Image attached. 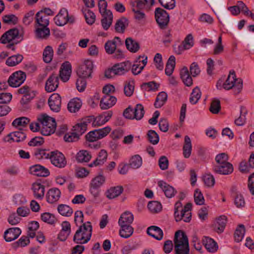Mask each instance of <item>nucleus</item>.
I'll return each mask as SVG.
<instances>
[{"label":"nucleus","instance_id":"nucleus-23","mask_svg":"<svg viewBox=\"0 0 254 254\" xmlns=\"http://www.w3.org/2000/svg\"><path fill=\"white\" fill-rule=\"evenodd\" d=\"M34 195L37 199H43L45 193V186L39 183H35L32 185Z\"/></svg>","mask_w":254,"mask_h":254},{"label":"nucleus","instance_id":"nucleus-58","mask_svg":"<svg viewBox=\"0 0 254 254\" xmlns=\"http://www.w3.org/2000/svg\"><path fill=\"white\" fill-rule=\"evenodd\" d=\"M134 81H129L128 82H126L124 86V93L128 97L131 96L134 91Z\"/></svg>","mask_w":254,"mask_h":254},{"label":"nucleus","instance_id":"nucleus-33","mask_svg":"<svg viewBox=\"0 0 254 254\" xmlns=\"http://www.w3.org/2000/svg\"><path fill=\"white\" fill-rule=\"evenodd\" d=\"M128 25V19L125 17H122L117 21L115 29L117 32L123 33Z\"/></svg>","mask_w":254,"mask_h":254},{"label":"nucleus","instance_id":"nucleus-60","mask_svg":"<svg viewBox=\"0 0 254 254\" xmlns=\"http://www.w3.org/2000/svg\"><path fill=\"white\" fill-rule=\"evenodd\" d=\"M220 109L221 106L220 100L217 99L213 100L209 108L210 111L212 113L216 114L219 113Z\"/></svg>","mask_w":254,"mask_h":254},{"label":"nucleus","instance_id":"nucleus-4","mask_svg":"<svg viewBox=\"0 0 254 254\" xmlns=\"http://www.w3.org/2000/svg\"><path fill=\"white\" fill-rule=\"evenodd\" d=\"M155 18L156 21L162 30L166 29L170 21V16L168 12L161 7H157L155 10Z\"/></svg>","mask_w":254,"mask_h":254},{"label":"nucleus","instance_id":"nucleus-44","mask_svg":"<svg viewBox=\"0 0 254 254\" xmlns=\"http://www.w3.org/2000/svg\"><path fill=\"white\" fill-rule=\"evenodd\" d=\"M113 115V113L111 111H107L104 113V119L101 121V119L102 118V116L97 117L95 119L94 122L93 123V125L94 126H101L102 125L104 124L106 122H107L111 118Z\"/></svg>","mask_w":254,"mask_h":254},{"label":"nucleus","instance_id":"nucleus-15","mask_svg":"<svg viewBox=\"0 0 254 254\" xmlns=\"http://www.w3.org/2000/svg\"><path fill=\"white\" fill-rule=\"evenodd\" d=\"M71 73V65L68 62L63 64L60 70L59 76L61 80L64 82L67 81Z\"/></svg>","mask_w":254,"mask_h":254},{"label":"nucleus","instance_id":"nucleus-6","mask_svg":"<svg viewBox=\"0 0 254 254\" xmlns=\"http://www.w3.org/2000/svg\"><path fill=\"white\" fill-rule=\"evenodd\" d=\"M38 121L42 125L41 128V133L44 135H49L53 133L54 127L52 125L50 128L47 127V125L52 123H53V118L47 116L46 114L41 115L38 118Z\"/></svg>","mask_w":254,"mask_h":254},{"label":"nucleus","instance_id":"nucleus-61","mask_svg":"<svg viewBox=\"0 0 254 254\" xmlns=\"http://www.w3.org/2000/svg\"><path fill=\"white\" fill-rule=\"evenodd\" d=\"M149 210L152 212H157L162 209L161 204L157 201H150L147 205Z\"/></svg>","mask_w":254,"mask_h":254},{"label":"nucleus","instance_id":"nucleus-50","mask_svg":"<svg viewBox=\"0 0 254 254\" xmlns=\"http://www.w3.org/2000/svg\"><path fill=\"white\" fill-rule=\"evenodd\" d=\"M141 157L139 155H135L130 160L129 165L133 169H138L142 165Z\"/></svg>","mask_w":254,"mask_h":254},{"label":"nucleus","instance_id":"nucleus-12","mask_svg":"<svg viewBox=\"0 0 254 254\" xmlns=\"http://www.w3.org/2000/svg\"><path fill=\"white\" fill-rule=\"evenodd\" d=\"M48 104L50 109L56 112H58L61 107V97L59 94L54 93L48 99Z\"/></svg>","mask_w":254,"mask_h":254},{"label":"nucleus","instance_id":"nucleus-37","mask_svg":"<svg viewBox=\"0 0 254 254\" xmlns=\"http://www.w3.org/2000/svg\"><path fill=\"white\" fill-rule=\"evenodd\" d=\"M125 44L127 48L131 52L136 53L139 49L138 43L130 37L126 39Z\"/></svg>","mask_w":254,"mask_h":254},{"label":"nucleus","instance_id":"nucleus-25","mask_svg":"<svg viewBox=\"0 0 254 254\" xmlns=\"http://www.w3.org/2000/svg\"><path fill=\"white\" fill-rule=\"evenodd\" d=\"M102 18L101 19V24L103 28L107 30L112 25L113 22V16L111 10H109L106 13L101 15Z\"/></svg>","mask_w":254,"mask_h":254},{"label":"nucleus","instance_id":"nucleus-46","mask_svg":"<svg viewBox=\"0 0 254 254\" xmlns=\"http://www.w3.org/2000/svg\"><path fill=\"white\" fill-rule=\"evenodd\" d=\"M133 113L134 116H133V119H135L137 120H141L145 113L143 106L140 104H137L135 108L134 109Z\"/></svg>","mask_w":254,"mask_h":254},{"label":"nucleus","instance_id":"nucleus-52","mask_svg":"<svg viewBox=\"0 0 254 254\" xmlns=\"http://www.w3.org/2000/svg\"><path fill=\"white\" fill-rule=\"evenodd\" d=\"M30 122V119L27 117H22L15 119L12 123V125L14 127H25Z\"/></svg>","mask_w":254,"mask_h":254},{"label":"nucleus","instance_id":"nucleus-11","mask_svg":"<svg viewBox=\"0 0 254 254\" xmlns=\"http://www.w3.org/2000/svg\"><path fill=\"white\" fill-rule=\"evenodd\" d=\"M19 30L16 28H12L5 32L0 37V42L5 44L10 43L19 36Z\"/></svg>","mask_w":254,"mask_h":254},{"label":"nucleus","instance_id":"nucleus-7","mask_svg":"<svg viewBox=\"0 0 254 254\" xmlns=\"http://www.w3.org/2000/svg\"><path fill=\"white\" fill-rule=\"evenodd\" d=\"M25 79V73L19 70L14 72L10 76L8 79V83L9 86L13 87H17L22 84Z\"/></svg>","mask_w":254,"mask_h":254},{"label":"nucleus","instance_id":"nucleus-55","mask_svg":"<svg viewBox=\"0 0 254 254\" xmlns=\"http://www.w3.org/2000/svg\"><path fill=\"white\" fill-rule=\"evenodd\" d=\"M41 219L44 222L50 224H54L56 221L55 216L49 212L42 213L41 215Z\"/></svg>","mask_w":254,"mask_h":254},{"label":"nucleus","instance_id":"nucleus-28","mask_svg":"<svg viewBox=\"0 0 254 254\" xmlns=\"http://www.w3.org/2000/svg\"><path fill=\"white\" fill-rule=\"evenodd\" d=\"M180 76L184 83L187 86L192 84V79L187 67H184L180 71Z\"/></svg>","mask_w":254,"mask_h":254},{"label":"nucleus","instance_id":"nucleus-56","mask_svg":"<svg viewBox=\"0 0 254 254\" xmlns=\"http://www.w3.org/2000/svg\"><path fill=\"white\" fill-rule=\"evenodd\" d=\"M117 45L118 44H116L115 41H108L104 46L106 53L108 54H113L117 49Z\"/></svg>","mask_w":254,"mask_h":254},{"label":"nucleus","instance_id":"nucleus-27","mask_svg":"<svg viewBox=\"0 0 254 254\" xmlns=\"http://www.w3.org/2000/svg\"><path fill=\"white\" fill-rule=\"evenodd\" d=\"M227 223V217L224 215L220 216L214 225V229L216 232L221 233L223 232Z\"/></svg>","mask_w":254,"mask_h":254},{"label":"nucleus","instance_id":"nucleus-24","mask_svg":"<svg viewBox=\"0 0 254 254\" xmlns=\"http://www.w3.org/2000/svg\"><path fill=\"white\" fill-rule=\"evenodd\" d=\"M108 154L105 150H101L96 159L91 163L89 164V167L97 166L103 165L107 160Z\"/></svg>","mask_w":254,"mask_h":254},{"label":"nucleus","instance_id":"nucleus-22","mask_svg":"<svg viewBox=\"0 0 254 254\" xmlns=\"http://www.w3.org/2000/svg\"><path fill=\"white\" fill-rule=\"evenodd\" d=\"M147 233L157 240H161L163 237V231L158 227L151 226L149 227L147 230Z\"/></svg>","mask_w":254,"mask_h":254},{"label":"nucleus","instance_id":"nucleus-43","mask_svg":"<svg viewBox=\"0 0 254 254\" xmlns=\"http://www.w3.org/2000/svg\"><path fill=\"white\" fill-rule=\"evenodd\" d=\"M23 59L22 55L17 54L9 57L6 61V64L9 66H15L21 62Z\"/></svg>","mask_w":254,"mask_h":254},{"label":"nucleus","instance_id":"nucleus-16","mask_svg":"<svg viewBox=\"0 0 254 254\" xmlns=\"http://www.w3.org/2000/svg\"><path fill=\"white\" fill-rule=\"evenodd\" d=\"M21 233V231L20 228L17 227L10 228L4 232L3 238L5 241L11 242L16 239Z\"/></svg>","mask_w":254,"mask_h":254},{"label":"nucleus","instance_id":"nucleus-63","mask_svg":"<svg viewBox=\"0 0 254 254\" xmlns=\"http://www.w3.org/2000/svg\"><path fill=\"white\" fill-rule=\"evenodd\" d=\"M203 180L204 184L208 187L213 186L215 184V179L213 176L210 174L204 175L203 177Z\"/></svg>","mask_w":254,"mask_h":254},{"label":"nucleus","instance_id":"nucleus-62","mask_svg":"<svg viewBox=\"0 0 254 254\" xmlns=\"http://www.w3.org/2000/svg\"><path fill=\"white\" fill-rule=\"evenodd\" d=\"M73 127V131L76 133L77 135H78L79 137L80 135L84 133L87 129L86 125H85L84 123H82L81 122L77 124L75 126Z\"/></svg>","mask_w":254,"mask_h":254},{"label":"nucleus","instance_id":"nucleus-49","mask_svg":"<svg viewBox=\"0 0 254 254\" xmlns=\"http://www.w3.org/2000/svg\"><path fill=\"white\" fill-rule=\"evenodd\" d=\"M245 232L244 225L243 224L239 225L234 233L235 241L237 242H241L244 238Z\"/></svg>","mask_w":254,"mask_h":254},{"label":"nucleus","instance_id":"nucleus-42","mask_svg":"<svg viewBox=\"0 0 254 254\" xmlns=\"http://www.w3.org/2000/svg\"><path fill=\"white\" fill-rule=\"evenodd\" d=\"M58 211L59 213L63 216L69 217L73 213L72 209L68 205L61 204L58 206Z\"/></svg>","mask_w":254,"mask_h":254},{"label":"nucleus","instance_id":"nucleus-38","mask_svg":"<svg viewBox=\"0 0 254 254\" xmlns=\"http://www.w3.org/2000/svg\"><path fill=\"white\" fill-rule=\"evenodd\" d=\"M35 34L38 38L46 39L50 35V29L47 26L37 27L35 30Z\"/></svg>","mask_w":254,"mask_h":254},{"label":"nucleus","instance_id":"nucleus-51","mask_svg":"<svg viewBox=\"0 0 254 254\" xmlns=\"http://www.w3.org/2000/svg\"><path fill=\"white\" fill-rule=\"evenodd\" d=\"M160 84L155 81H152L148 82L143 83L142 85V88L146 91H156L158 89Z\"/></svg>","mask_w":254,"mask_h":254},{"label":"nucleus","instance_id":"nucleus-53","mask_svg":"<svg viewBox=\"0 0 254 254\" xmlns=\"http://www.w3.org/2000/svg\"><path fill=\"white\" fill-rule=\"evenodd\" d=\"M51 152L46 149H38L35 151V155L38 159H48L51 157Z\"/></svg>","mask_w":254,"mask_h":254},{"label":"nucleus","instance_id":"nucleus-45","mask_svg":"<svg viewBox=\"0 0 254 254\" xmlns=\"http://www.w3.org/2000/svg\"><path fill=\"white\" fill-rule=\"evenodd\" d=\"M131 5L132 6V10L134 12V18L138 20L141 21L145 17V13L142 11V10H144V8H140L139 7H137L136 5L130 3Z\"/></svg>","mask_w":254,"mask_h":254},{"label":"nucleus","instance_id":"nucleus-40","mask_svg":"<svg viewBox=\"0 0 254 254\" xmlns=\"http://www.w3.org/2000/svg\"><path fill=\"white\" fill-rule=\"evenodd\" d=\"M191 143L190 138L186 135L185 137V143L183 147V155L186 158L190 157L191 152Z\"/></svg>","mask_w":254,"mask_h":254},{"label":"nucleus","instance_id":"nucleus-14","mask_svg":"<svg viewBox=\"0 0 254 254\" xmlns=\"http://www.w3.org/2000/svg\"><path fill=\"white\" fill-rule=\"evenodd\" d=\"M213 171L219 174L229 175L233 172V167L230 163L227 162L223 164L214 165Z\"/></svg>","mask_w":254,"mask_h":254},{"label":"nucleus","instance_id":"nucleus-59","mask_svg":"<svg viewBox=\"0 0 254 254\" xmlns=\"http://www.w3.org/2000/svg\"><path fill=\"white\" fill-rule=\"evenodd\" d=\"M84 15L86 21L88 24L92 25L94 23L96 16L92 11L89 9L85 10Z\"/></svg>","mask_w":254,"mask_h":254},{"label":"nucleus","instance_id":"nucleus-39","mask_svg":"<svg viewBox=\"0 0 254 254\" xmlns=\"http://www.w3.org/2000/svg\"><path fill=\"white\" fill-rule=\"evenodd\" d=\"M176 64V59L174 56H171L167 62L165 69V74L170 76L174 69Z\"/></svg>","mask_w":254,"mask_h":254},{"label":"nucleus","instance_id":"nucleus-34","mask_svg":"<svg viewBox=\"0 0 254 254\" xmlns=\"http://www.w3.org/2000/svg\"><path fill=\"white\" fill-rule=\"evenodd\" d=\"M49 24V18L45 15H42V11H38L36 14V26H47Z\"/></svg>","mask_w":254,"mask_h":254},{"label":"nucleus","instance_id":"nucleus-54","mask_svg":"<svg viewBox=\"0 0 254 254\" xmlns=\"http://www.w3.org/2000/svg\"><path fill=\"white\" fill-rule=\"evenodd\" d=\"M147 138L149 142L152 144H157L159 140L158 134L153 130H148L147 134Z\"/></svg>","mask_w":254,"mask_h":254},{"label":"nucleus","instance_id":"nucleus-20","mask_svg":"<svg viewBox=\"0 0 254 254\" xmlns=\"http://www.w3.org/2000/svg\"><path fill=\"white\" fill-rule=\"evenodd\" d=\"M158 185L164 192L166 196L168 198L173 197L177 192L173 187L167 184L165 182L159 181L158 183Z\"/></svg>","mask_w":254,"mask_h":254},{"label":"nucleus","instance_id":"nucleus-47","mask_svg":"<svg viewBox=\"0 0 254 254\" xmlns=\"http://www.w3.org/2000/svg\"><path fill=\"white\" fill-rule=\"evenodd\" d=\"M53 53V50L51 46H48L45 48L43 53V60L45 63H49L51 62Z\"/></svg>","mask_w":254,"mask_h":254},{"label":"nucleus","instance_id":"nucleus-21","mask_svg":"<svg viewBox=\"0 0 254 254\" xmlns=\"http://www.w3.org/2000/svg\"><path fill=\"white\" fill-rule=\"evenodd\" d=\"M30 171L34 175L39 177H47L50 174L49 170L40 165L32 166Z\"/></svg>","mask_w":254,"mask_h":254},{"label":"nucleus","instance_id":"nucleus-48","mask_svg":"<svg viewBox=\"0 0 254 254\" xmlns=\"http://www.w3.org/2000/svg\"><path fill=\"white\" fill-rule=\"evenodd\" d=\"M201 97V92L198 87L193 90L190 97V102L192 104H195Z\"/></svg>","mask_w":254,"mask_h":254},{"label":"nucleus","instance_id":"nucleus-18","mask_svg":"<svg viewBox=\"0 0 254 254\" xmlns=\"http://www.w3.org/2000/svg\"><path fill=\"white\" fill-rule=\"evenodd\" d=\"M67 16V10L64 8L61 9L59 13L55 18L54 20L57 25L62 26L67 23L66 17Z\"/></svg>","mask_w":254,"mask_h":254},{"label":"nucleus","instance_id":"nucleus-57","mask_svg":"<svg viewBox=\"0 0 254 254\" xmlns=\"http://www.w3.org/2000/svg\"><path fill=\"white\" fill-rule=\"evenodd\" d=\"M194 202L197 205H203L204 204V198L201 191L197 189L195 190L194 193Z\"/></svg>","mask_w":254,"mask_h":254},{"label":"nucleus","instance_id":"nucleus-13","mask_svg":"<svg viewBox=\"0 0 254 254\" xmlns=\"http://www.w3.org/2000/svg\"><path fill=\"white\" fill-rule=\"evenodd\" d=\"M131 63L127 61L115 64L113 66V70L116 75H121L129 70L131 67Z\"/></svg>","mask_w":254,"mask_h":254},{"label":"nucleus","instance_id":"nucleus-32","mask_svg":"<svg viewBox=\"0 0 254 254\" xmlns=\"http://www.w3.org/2000/svg\"><path fill=\"white\" fill-rule=\"evenodd\" d=\"M203 243L205 248L209 252H215L218 249L217 243L211 238L206 237H204V239L203 240Z\"/></svg>","mask_w":254,"mask_h":254},{"label":"nucleus","instance_id":"nucleus-3","mask_svg":"<svg viewBox=\"0 0 254 254\" xmlns=\"http://www.w3.org/2000/svg\"><path fill=\"white\" fill-rule=\"evenodd\" d=\"M234 87L235 94H239L243 88V80L241 78H237L234 70L230 71L229 74L223 83V87L225 90H230Z\"/></svg>","mask_w":254,"mask_h":254},{"label":"nucleus","instance_id":"nucleus-10","mask_svg":"<svg viewBox=\"0 0 254 254\" xmlns=\"http://www.w3.org/2000/svg\"><path fill=\"white\" fill-rule=\"evenodd\" d=\"M59 76L52 73L47 79L45 83V90L47 92L55 91L59 86Z\"/></svg>","mask_w":254,"mask_h":254},{"label":"nucleus","instance_id":"nucleus-35","mask_svg":"<svg viewBox=\"0 0 254 254\" xmlns=\"http://www.w3.org/2000/svg\"><path fill=\"white\" fill-rule=\"evenodd\" d=\"M121 229L119 231L120 236L124 238H128L130 237L133 232V228L128 225H119Z\"/></svg>","mask_w":254,"mask_h":254},{"label":"nucleus","instance_id":"nucleus-17","mask_svg":"<svg viewBox=\"0 0 254 254\" xmlns=\"http://www.w3.org/2000/svg\"><path fill=\"white\" fill-rule=\"evenodd\" d=\"M116 101L115 97L110 95H104L100 101V106L102 109L106 110L114 106Z\"/></svg>","mask_w":254,"mask_h":254},{"label":"nucleus","instance_id":"nucleus-64","mask_svg":"<svg viewBox=\"0 0 254 254\" xmlns=\"http://www.w3.org/2000/svg\"><path fill=\"white\" fill-rule=\"evenodd\" d=\"M3 22L6 24H15L18 21L17 17L14 14H8L2 17Z\"/></svg>","mask_w":254,"mask_h":254},{"label":"nucleus","instance_id":"nucleus-2","mask_svg":"<svg viewBox=\"0 0 254 254\" xmlns=\"http://www.w3.org/2000/svg\"><path fill=\"white\" fill-rule=\"evenodd\" d=\"M92 227L89 221L83 223L79 227L73 237V241L76 244L87 243L92 236Z\"/></svg>","mask_w":254,"mask_h":254},{"label":"nucleus","instance_id":"nucleus-26","mask_svg":"<svg viewBox=\"0 0 254 254\" xmlns=\"http://www.w3.org/2000/svg\"><path fill=\"white\" fill-rule=\"evenodd\" d=\"M133 215L131 212L126 211L121 215L118 221L119 225H128L130 226V224L133 221Z\"/></svg>","mask_w":254,"mask_h":254},{"label":"nucleus","instance_id":"nucleus-41","mask_svg":"<svg viewBox=\"0 0 254 254\" xmlns=\"http://www.w3.org/2000/svg\"><path fill=\"white\" fill-rule=\"evenodd\" d=\"M167 94L165 92H161L157 95L154 106L156 108H161L164 105L167 100Z\"/></svg>","mask_w":254,"mask_h":254},{"label":"nucleus","instance_id":"nucleus-19","mask_svg":"<svg viewBox=\"0 0 254 254\" xmlns=\"http://www.w3.org/2000/svg\"><path fill=\"white\" fill-rule=\"evenodd\" d=\"M61 193L60 190L57 188L50 189L46 194L47 201L50 203L57 201L60 197Z\"/></svg>","mask_w":254,"mask_h":254},{"label":"nucleus","instance_id":"nucleus-1","mask_svg":"<svg viewBox=\"0 0 254 254\" xmlns=\"http://www.w3.org/2000/svg\"><path fill=\"white\" fill-rule=\"evenodd\" d=\"M174 243L175 254H190L189 240L184 231L178 230L175 233Z\"/></svg>","mask_w":254,"mask_h":254},{"label":"nucleus","instance_id":"nucleus-29","mask_svg":"<svg viewBox=\"0 0 254 254\" xmlns=\"http://www.w3.org/2000/svg\"><path fill=\"white\" fill-rule=\"evenodd\" d=\"M82 106L81 101L77 98L71 99L67 104V109L71 113H75L79 111Z\"/></svg>","mask_w":254,"mask_h":254},{"label":"nucleus","instance_id":"nucleus-8","mask_svg":"<svg viewBox=\"0 0 254 254\" xmlns=\"http://www.w3.org/2000/svg\"><path fill=\"white\" fill-rule=\"evenodd\" d=\"M51 163L56 167L62 168L65 166L66 164V161L64 155L58 151H51Z\"/></svg>","mask_w":254,"mask_h":254},{"label":"nucleus","instance_id":"nucleus-5","mask_svg":"<svg viewBox=\"0 0 254 254\" xmlns=\"http://www.w3.org/2000/svg\"><path fill=\"white\" fill-rule=\"evenodd\" d=\"M106 181V177L100 174L93 178L90 184V192L94 197L99 196L100 188Z\"/></svg>","mask_w":254,"mask_h":254},{"label":"nucleus","instance_id":"nucleus-9","mask_svg":"<svg viewBox=\"0 0 254 254\" xmlns=\"http://www.w3.org/2000/svg\"><path fill=\"white\" fill-rule=\"evenodd\" d=\"M93 68V64L91 61H85L84 63L79 66L77 73L79 77L85 78L91 77Z\"/></svg>","mask_w":254,"mask_h":254},{"label":"nucleus","instance_id":"nucleus-36","mask_svg":"<svg viewBox=\"0 0 254 254\" xmlns=\"http://www.w3.org/2000/svg\"><path fill=\"white\" fill-rule=\"evenodd\" d=\"M91 158V155L90 153L85 150L79 151L76 156V159L78 162H88Z\"/></svg>","mask_w":254,"mask_h":254},{"label":"nucleus","instance_id":"nucleus-30","mask_svg":"<svg viewBox=\"0 0 254 254\" xmlns=\"http://www.w3.org/2000/svg\"><path fill=\"white\" fill-rule=\"evenodd\" d=\"M123 190L122 186L112 187L106 191V195L107 198L113 199L119 196L123 192Z\"/></svg>","mask_w":254,"mask_h":254},{"label":"nucleus","instance_id":"nucleus-31","mask_svg":"<svg viewBox=\"0 0 254 254\" xmlns=\"http://www.w3.org/2000/svg\"><path fill=\"white\" fill-rule=\"evenodd\" d=\"M131 3L136 5L137 7L148 11L154 4V0H136Z\"/></svg>","mask_w":254,"mask_h":254}]
</instances>
